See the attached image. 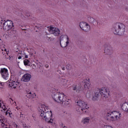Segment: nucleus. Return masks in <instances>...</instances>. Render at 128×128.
Instances as JSON below:
<instances>
[{"label":"nucleus","instance_id":"1","mask_svg":"<svg viewBox=\"0 0 128 128\" xmlns=\"http://www.w3.org/2000/svg\"><path fill=\"white\" fill-rule=\"evenodd\" d=\"M48 110V106H46L44 104H41L38 108V112L41 118L46 122L50 124V122H52V111H46Z\"/></svg>","mask_w":128,"mask_h":128},{"label":"nucleus","instance_id":"2","mask_svg":"<svg viewBox=\"0 0 128 128\" xmlns=\"http://www.w3.org/2000/svg\"><path fill=\"white\" fill-rule=\"evenodd\" d=\"M52 96L53 100L56 102L60 104H64L65 106L70 104V100L66 98V96L64 93H60V92H52Z\"/></svg>","mask_w":128,"mask_h":128},{"label":"nucleus","instance_id":"3","mask_svg":"<svg viewBox=\"0 0 128 128\" xmlns=\"http://www.w3.org/2000/svg\"><path fill=\"white\" fill-rule=\"evenodd\" d=\"M100 95L104 100H106V98L110 96V91L108 89L106 88H102L100 89L97 88L94 92V94L92 96V100H97Z\"/></svg>","mask_w":128,"mask_h":128},{"label":"nucleus","instance_id":"4","mask_svg":"<svg viewBox=\"0 0 128 128\" xmlns=\"http://www.w3.org/2000/svg\"><path fill=\"white\" fill-rule=\"evenodd\" d=\"M14 22L12 20H7L3 24L4 30L7 32L10 36H12L14 32Z\"/></svg>","mask_w":128,"mask_h":128},{"label":"nucleus","instance_id":"5","mask_svg":"<svg viewBox=\"0 0 128 128\" xmlns=\"http://www.w3.org/2000/svg\"><path fill=\"white\" fill-rule=\"evenodd\" d=\"M76 102L78 105V108L76 109L77 112H88V106L86 103L82 100H77Z\"/></svg>","mask_w":128,"mask_h":128},{"label":"nucleus","instance_id":"6","mask_svg":"<svg viewBox=\"0 0 128 128\" xmlns=\"http://www.w3.org/2000/svg\"><path fill=\"white\" fill-rule=\"evenodd\" d=\"M126 32V26L122 23H117L114 30V34L122 36Z\"/></svg>","mask_w":128,"mask_h":128},{"label":"nucleus","instance_id":"7","mask_svg":"<svg viewBox=\"0 0 128 128\" xmlns=\"http://www.w3.org/2000/svg\"><path fill=\"white\" fill-rule=\"evenodd\" d=\"M60 44L62 48H66L70 43V38L66 35H63L60 37Z\"/></svg>","mask_w":128,"mask_h":128},{"label":"nucleus","instance_id":"8","mask_svg":"<svg viewBox=\"0 0 128 128\" xmlns=\"http://www.w3.org/2000/svg\"><path fill=\"white\" fill-rule=\"evenodd\" d=\"M108 116H110V118H112V120H120V113L116 111L109 112H108Z\"/></svg>","mask_w":128,"mask_h":128},{"label":"nucleus","instance_id":"9","mask_svg":"<svg viewBox=\"0 0 128 128\" xmlns=\"http://www.w3.org/2000/svg\"><path fill=\"white\" fill-rule=\"evenodd\" d=\"M18 84H20V82H18L16 78L14 77V76H12L10 78L8 86L9 88H16L18 86Z\"/></svg>","mask_w":128,"mask_h":128},{"label":"nucleus","instance_id":"10","mask_svg":"<svg viewBox=\"0 0 128 128\" xmlns=\"http://www.w3.org/2000/svg\"><path fill=\"white\" fill-rule=\"evenodd\" d=\"M80 26L81 30H82L84 32H88L90 30V25L85 22H80Z\"/></svg>","mask_w":128,"mask_h":128},{"label":"nucleus","instance_id":"11","mask_svg":"<svg viewBox=\"0 0 128 128\" xmlns=\"http://www.w3.org/2000/svg\"><path fill=\"white\" fill-rule=\"evenodd\" d=\"M0 72L4 80H8V69L6 68H2L0 70Z\"/></svg>","mask_w":128,"mask_h":128},{"label":"nucleus","instance_id":"12","mask_svg":"<svg viewBox=\"0 0 128 128\" xmlns=\"http://www.w3.org/2000/svg\"><path fill=\"white\" fill-rule=\"evenodd\" d=\"M104 54H108L110 56L112 54V48L110 47V46L109 44L104 45Z\"/></svg>","mask_w":128,"mask_h":128},{"label":"nucleus","instance_id":"13","mask_svg":"<svg viewBox=\"0 0 128 128\" xmlns=\"http://www.w3.org/2000/svg\"><path fill=\"white\" fill-rule=\"evenodd\" d=\"M49 32L50 34H54V36H59L60 32V30L58 28H54V27H50Z\"/></svg>","mask_w":128,"mask_h":128},{"label":"nucleus","instance_id":"14","mask_svg":"<svg viewBox=\"0 0 128 128\" xmlns=\"http://www.w3.org/2000/svg\"><path fill=\"white\" fill-rule=\"evenodd\" d=\"M32 76L28 74H25L22 78V82H28L30 80Z\"/></svg>","mask_w":128,"mask_h":128},{"label":"nucleus","instance_id":"15","mask_svg":"<svg viewBox=\"0 0 128 128\" xmlns=\"http://www.w3.org/2000/svg\"><path fill=\"white\" fill-rule=\"evenodd\" d=\"M26 96V98H29V100H32V98H36V94H32V92L30 91H27Z\"/></svg>","mask_w":128,"mask_h":128},{"label":"nucleus","instance_id":"16","mask_svg":"<svg viewBox=\"0 0 128 128\" xmlns=\"http://www.w3.org/2000/svg\"><path fill=\"white\" fill-rule=\"evenodd\" d=\"M84 88H88V90H90V78L86 79L84 80Z\"/></svg>","mask_w":128,"mask_h":128},{"label":"nucleus","instance_id":"17","mask_svg":"<svg viewBox=\"0 0 128 128\" xmlns=\"http://www.w3.org/2000/svg\"><path fill=\"white\" fill-rule=\"evenodd\" d=\"M0 124L1 126H4V124H6V119L4 118V116H0Z\"/></svg>","mask_w":128,"mask_h":128},{"label":"nucleus","instance_id":"18","mask_svg":"<svg viewBox=\"0 0 128 128\" xmlns=\"http://www.w3.org/2000/svg\"><path fill=\"white\" fill-rule=\"evenodd\" d=\"M128 102L124 103L122 105V110L124 112H128Z\"/></svg>","mask_w":128,"mask_h":128},{"label":"nucleus","instance_id":"19","mask_svg":"<svg viewBox=\"0 0 128 128\" xmlns=\"http://www.w3.org/2000/svg\"><path fill=\"white\" fill-rule=\"evenodd\" d=\"M72 90H76V92H79L80 90V87L78 86L77 84L73 85Z\"/></svg>","mask_w":128,"mask_h":128},{"label":"nucleus","instance_id":"20","mask_svg":"<svg viewBox=\"0 0 128 128\" xmlns=\"http://www.w3.org/2000/svg\"><path fill=\"white\" fill-rule=\"evenodd\" d=\"M90 118L87 117L84 118V120H82V122H83L84 124H88V122H90Z\"/></svg>","mask_w":128,"mask_h":128},{"label":"nucleus","instance_id":"21","mask_svg":"<svg viewBox=\"0 0 128 128\" xmlns=\"http://www.w3.org/2000/svg\"><path fill=\"white\" fill-rule=\"evenodd\" d=\"M9 102H10V104H14V106H16V102L14 101V100L12 99V98H10Z\"/></svg>","mask_w":128,"mask_h":128},{"label":"nucleus","instance_id":"22","mask_svg":"<svg viewBox=\"0 0 128 128\" xmlns=\"http://www.w3.org/2000/svg\"><path fill=\"white\" fill-rule=\"evenodd\" d=\"M24 66H28L30 64V60L28 59H26L24 60Z\"/></svg>","mask_w":128,"mask_h":128},{"label":"nucleus","instance_id":"23","mask_svg":"<svg viewBox=\"0 0 128 128\" xmlns=\"http://www.w3.org/2000/svg\"><path fill=\"white\" fill-rule=\"evenodd\" d=\"M2 128H10V126L8 125L7 124H5L2 126H1Z\"/></svg>","mask_w":128,"mask_h":128},{"label":"nucleus","instance_id":"24","mask_svg":"<svg viewBox=\"0 0 128 128\" xmlns=\"http://www.w3.org/2000/svg\"><path fill=\"white\" fill-rule=\"evenodd\" d=\"M6 116H10V114H11L10 111L8 110L6 112Z\"/></svg>","mask_w":128,"mask_h":128},{"label":"nucleus","instance_id":"25","mask_svg":"<svg viewBox=\"0 0 128 128\" xmlns=\"http://www.w3.org/2000/svg\"><path fill=\"white\" fill-rule=\"evenodd\" d=\"M66 68L68 70H71L72 66H70V65L68 64L66 66Z\"/></svg>","mask_w":128,"mask_h":128},{"label":"nucleus","instance_id":"26","mask_svg":"<svg viewBox=\"0 0 128 128\" xmlns=\"http://www.w3.org/2000/svg\"><path fill=\"white\" fill-rule=\"evenodd\" d=\"M104 128H112V127L110 125L104 126Z\"/></svg>","mask_w":128,"mask_h":128},{"label":"nucleus","instance_id":"27","mask_svg":"<svg viewBox=\"0 0 128 128\" xmlns=\"http://www.w3.org/2000/svg\"><path fill=\"white\" fill-rule=\"evenodd\" d=\"M62 82H65L64 84H63L64 86L66 85V82H68V80L64 79L62 80Z\"/></svg>","mask_w":128,"mask_h":128},{"label":"nucleus","instance_id":"28","mask_svg":"<svg viewBox=\"0 0 128 128\" xmlns=\"http://www.w3.org/2000/svg\"><path fill=\"white\" fill-rule=\"evenodd\" d=\"M90 20H91L90 22H94V18L90 17Z\"/></svg>","mask_w":128,"mask_h":128},{"label":"nucleus","instance_id":"29","mask_svg":"<svg viewBox=\"0 0 128 128\" xmlns=\"http://www.w3.org/2000/svg\"><path fill=\"white\" fill-rule=\"evenodd\" d=\"M23 126L24 128H30V126H26V124H24Z\"/></svg>","mask_w":128,"mask_h":128},{"label":"nucleus","instance_id":"30","mask_svg":"<svg viewBox=\"0 0 128 128\" xmlns=\"http://www.w3.org/2000/svg\"><path fill=\"white\" fill-rule=\"evenodd\" d=\"M86 98H90V94H86Z\"/></svg>","mask_w":128,"mask_h":128},{"label":"nucleus","instance_id":"31","mask_svg":"<svg viewBox=\"0 0 128 128\" xmlns=\"http://www.w3.org/2000/svg\"><path fill=\"white\" fill-rule=\"evenodd\" d=\"M4 84V83L0 82V88H2V85Z\"/></svg>","mask_w":128,"mask_h":128},{"label":"nucleus","instance_id":"32","mask_svg":"<svg viewBox=\"0 0 128 128\" xmlns=\"http://www.w3.org/2000/svg\"><path fill=\"white\" fill-rule=\"evenodd\" d=\"M61 68H62V70H66V68H64V66H61Z\"/></svg>","mask_w":128,"mask_h":128},{"label":"nucleus","instance_id":"33","mask_svg":"<svg viewBox=\"0 0 128 128\" xmlns=\"http://www.w3.org/2000/svg\"><path fill=\"white\" fill-rule=\"evenodd\" d=\"M14 127L16 128H20V126H18V124H16Z\"/></svg>","mask_w":128,"mask_h":128},{"label":"nucleus","instance_id":"34","mask_svg":"<svg viewBox=\"0 0 128 128\" xmlns=\"http://www.w3.org/2000/svg\"><path fill=\"white\" fill-rule=\"evenodd\" d=\"M18 60H22V56H19L18 57Z\"/></svg>","mask_w":128,"mask_h":128},{"label":"nucleus","instance_id":"35","mask_svg":"<svg viewBox=\"0 0 128 128\" xmlns=\"http://www.w3.org/2000/svg\"><path fill=\"white\" fill-rule=\"evenodd\" d=\"M25 16H30V14H28L27 15L26 14H25Z\"/></svg>","mask_w":128,"mask_h":128},{"label":"nucleus","instance_id":"36","mask_svg":"<svg viewBox=\"0 0 128 128\" xmlns=\"http://www.w3.org/2000/svg\"><path fill=\"white\" fill-rule=\"evenodd\" d=\"M24 58H28V55H26Z\"/></svg>","mask_w":128,"mask_h":128},{"label":"nucleus","instance_id":"37","mask_svg":"<svg viewBox=\"0 0 128 128\" xmlns=\"http://www.w3.org/2000/svg\"><path fill=\"white\" fill-rule=\"evenodd\" d=\"M0 108H4L2 107V103L0 102Z\"/></svg>","mask_w":128,"mask_h":128},{"label":"nucleus","instance_id":"38","mask_svg":"<svg viewBox=\"0 0 128 128\" xmlns=\"http://www.w3.org/2000/svg\"><path fill=\"white\" fill-rule=\"evenodd\" d=\"M20 117L22 118H24V114H20Z\"/></svg>","mask_w":128,"mask_h":128},{"label":"nucleus","instance_id":"39","mask_svg":"<svg viewBox=\"0 0 128 128\" xmlns=\"http://www.w3.org/2000/svg\"><path fill=\"white\" fill-rule=\"evenodd\" d=\"M20 14H22V16H23L24 12L20 11Z\"/></svg>","mask_w":128,"mask_h":128},{"label":"nucleus","instance_id":"40","mask_svg":"<svg viewBox=\"0 0 128 128\" xmlns=\"http://www.w3.org/2000/svg\"><path fill=\"white\" fill-rule=\"evenodd\" d=\"M32 118H33L34 120H36V118H34V116H32Z\"/></svg>","mask_w":128,"mask_h":128},{"label":"nucleus","instance_id":"41","mask_svg":"<svg viewBox=\"0 0 128 128\" xmlns=\"http://www.w3.org/2000/svg\"><path fill=\"white\" fill-rule=\"evenodd\" d=\"M28 102H30V99L28 100Z\"/></svg>","mask_w":128,"mask_h":128},{"label":"nucleus","instance_id":"42","mask_svg":"<svg viewBox=\"0 0 128 128\" xmlns=\"http://www.w3.org/2000/svg\"><path fill=\"white\" fill-rule=\"evenodd\" d=\"M2 54L4 55V52H2Z\"/></svg>","mask_w":128,"mask_h":128},{"label":"nucleus","instance_id":"43","mask_svg":"<svg viewBox=\"0 0 128 128\" xmlns=\"http://www.w3.org/2000/svg\"><path fill=\"white\" fill-rule=\"evenodd\" d=\"M0 102H2V100H0Z\"/></svg>","mask_w":128,"mask_h":128},{"label":"nucleus","instance_id":"44","mask_svg":"<svg viewBox=\"0 0 128 128\" xmlns=\"http://www.w3.org/2000/svg\"><path fill=\"white\" fill-rule=\"evenodd\" d=\"M4 50H5V52H6V49H5Z\"/></svg>","mask_w":128,"mask_h":128},{"label":"nucleus","instance_id":"45","mask_svg":"<svg viewBox=\"0 0 128 128\" xmlns=\"http://www.w3.org/2000/svg\"><path fill=\"white\" fill-rule=\"evenodd\" d=\"M6 54H8V52H6Z\"/></svg>","mask_w":128,"mask_h":128},{"label":"nucleus","instance_id":"46","mask_svg":"<svg viewBox=\"0 0 128 128\" xmlns=\"http://www.w3.org/2000/svg\"><path fill=\"white\" fill-rule=\"evenodd\" d=\"M3 108V110H4V108Z\"/></svg>","mask_w":128,"mask_h":128},{"label":"nucleus","instance_id":"47","mask_svg":"<svg viewBox=\"0 0 128 128\" xmlns=\"http://www.w3.org/2000/svg\"><path fill=\"white\" fill-rule=\"evenodd\" d=\"M84 2V0H83Z\"/></svg>","mask_w":128,"mask_h":128},{"label":"nucleus","instance_id":"48","mask_svg":"<svg viewBox=\"0 0 128 128\" xmlns=\"http://www.w3.org/2000/svg\"><path fill=\"white\" fill-rule=\"evenodd\" d=\"M1 40V39H0V40Z\"/></svg>","mask_w":128,"mask_h":128}]
</instances>
